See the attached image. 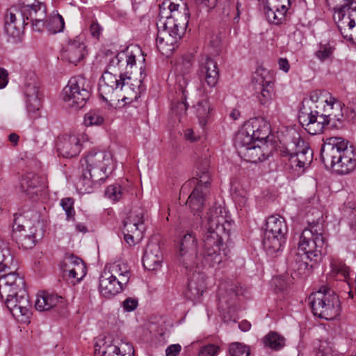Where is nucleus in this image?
<instances>
[{
    "label": "nucleus",
    "instance_id": "61",
    "mask_svg": "<svg viewBox=\"0 0 356 356\" xmlns=\"http://www.w3.org/2000/svg\"><path fill=\"white\" fill-rule=\"evenodd\" d=\"M44 20L45 19H38L30 22L32 29L37 32H42L44 27L47 26V23Z\"/></svg>",
    "mask_w": 356,
    "mask_h": 356
},
{
    "label": "nucleus",
    "instance_id": "3",
    "mask_svg": "<svg viewBox=\"0 0 356 356\" xmlns=\"http://www.w3.org/2000/svg\"><path fill=\"white\" fill-rule=\"evenodd\" d=\"M324 225L322 215L319 213L316 220L308 221L300 236L298 250L303 252L306 259L317 264L321 259L327 243L324 236Z\"/></svg>",
    "mask_w": 356,
    "mask_h": 356
},
{
    "label": "nucleus",
    "instance_id": "1",
    "mask_svg": "<svg viewBox=\"0 0 356 356\" xmlns=\"http://www.w3.org/2000/svg\"><path fill=\"white\" fill-rule=\"evenodd\" d=\"M232 220L221 205L210 208L202 223V264L214 267L227 259L230 250L224 243L228 238Z\"/></svg>",
    "mask_w": 356,
    "mask_h": 356
},
{
    "label": "nucleus",
    "instance_id": "30",
    "mask_svg": "<svg viewBox=\"0 0 356 356\" xmlns=\"http://www.w3.org/2000/svg\"><path fill=\"white\" fill-rule=\"evenodd\" d=\"M250 128V133L254 140H264L268 138L270 133V126L263 118H253L245 123Z\"/></svg>",
    "mask_w": 356,
    "mask_h": 356
},
{
    "label": "nucleus",
    "instance_id": "35",
    "mask_svg": "<svg viewBox=\"0 0 356 356\" xmlns=\"http://www.w3.org/2000/svg\"><path fill=\"white\" fill-rule=\"evenodd\" d=\"M254 140L250 133V128L247 127L245 124L242 129L237 132L234 139V145L238 154L241 155L243 149H248L253 145Z\"/></svg>",
    "mask_w": 356,
    "mask_h": 356
},
{
    "label": "nucleus",
    "instance_id": "40",
    "mask_svg": "<svg viewBox=\"0 0 356 356\" xmlns=\"http://www.w3.org/2000/svg\"><path fill=\"white\" fill-rule=\"evenodd\" d=\"M197 116L200 120V123L202 125H205L207 123V119L209 118L210 114V104L207 99H202L197 102L195 106Z\"/></svg>",
    "mask_w": 356,
    "mask_h": 356
},
{
    "label": "nucleus",
    "instance_id": "37",
    "mask_svg": "<svg viewBox=\"0 0 356 356\" xmlns=\"http://www.w3.org/2000/svg\"><path fill=\"white\" fill-rule=\"evenodd\" d=\"M332 273L336 275L337 277L343 280L344 284L348 288L347 292L348 299H353L354 297L353 291L350 290V284L348 281L349 275V267L342 262H335L332 265Z\"/></svg>",
    "mask_w": 356,
    "mask_h": 356
},
{
    "label": "nucleus",
    "instance_id": "51",
    "mask_svg": "<svg viewBox=\"0 0 356 356\" xmlns=\"http://www.w3.org/2000/svg\"><path fill=\"white\" fill-rule=\"evenodd\" d=\"M316 356H335L333 347L330 343L326 341H321Z\"/></svg>",
    "mask_w": 356,
    "mask_h": 356
},
{
    "label": "nucleus",
    "instance_id": "12",
    "mask_svg": "<svg viewBox=\"0 0 356 356\" xmlns=\"http://www.w3.org/2000/svg\"><path fill=\"white\" fill-rule=\"evenodd\" d=\"M145 211L137 208L130 212L129 216L123 221L124 239L129 245L135 244L134 238L140 239L143 236L145 229L144 223Z\"/></svg>",
    "mask_w": 356,
    "mask_h": 356
},
{
    "label": "nucleus",
    "instance_id": "9",
    "mask_svg": "<svg viewBox=\"0 0 356 356\" xmlns=\"http://www.w3.org/2000/svg\"><path fill=\"white\" fill-rule=\"evenodd\" d=\"M86 170L97 180H104L108 177L107 170L114 168L113 155L107 151L92 150L85 157Z\"/></svg>",
    "mask_w": 356,
    "mask_h": 356
},
{
    "label": "nucleus",
    "instance_id": "25",
    "mask_svg": "<svg viewBox=\"0 0 356 356\" xmlns=\"http://www.w3.org/2000/svg\"><path fill=\"white\" fill-rule=\"evenodd\" d=\"M163 261V255L159 244L149 243L143 257V265L148 270L158 269Z\"/></svg>",
    "mask_w": 356,
    "mask_h": 356
},
{
    "label": "nucleus",
    "instance_id": "36",
    "mask_svg": "<svg viewBox=\"0 0 356 356\" xmlns=\"http://www.w3.org/2000/svg\"><path fill=\"white\" fill-rule=\"evenodd\" d=\"M187 88L188 83H186L185 78L183 76L181 78V80H179V90L182 93L181 101L177 102L172 107L173 113H175L177 115H184L188 108L186 99L188 94V90Z\"/></svg>",
    "mask_w": 356,
    "mask_h": 356
},
{
    "label": "nucleus",
    "instance_id": "47",
    "mask_svg": "<svg viewBox=\"0 0 356 356\" xmlns=\"http://www.w3.org/2000/svg\"><path fill=\"white\" fill-rule=\"evenodd\" d=\"M334 49V48L330 46L329 44H321L319 49L315 53V56L321 62H323L332 57Z\"/></svg>",
    "mask_w": 356,
    "mask_h": 356
},
{
    "label": "nucleus",
    "instance_id": "53",
    "mask_svg": "<svg viewBox=\"0 0 356 356\" xmlns=\"http://www.w3.org/2000/svg\"><path fill=\"white\" fill-rule=\"evenodd\" d=\"M219 347L214 344H208L202 346L198 353V356H216L219 352Z\"/></svg>",
    "mask_w": 356,
    "mask_h": 356
},
{
    "label": "nucleus",
    "instance_id": "21",
    "mask_svg": "<svg viewBox=\"0 0 356 356\" xmlns=\"http://www.w3.org/2000/svg\"><path fill=\"white\" fill-rule=\"evenodd\" d=\"M308 143L305 142L299 135L294 132L286 139V143H282L277 148L280 155H287L304 152L307 150H311Z\"/></svg>",
    "mask_w": 356,
    "mask_h": 356
},
{
    "label": "nucleus",
    "instance_id": "22",
    "mask_svg": "<svg viewBox=\"0 0 356 356\" xmlns=\"http://www.w3.org/2000/svg\"><path fill=\"white\" fill-rule=\"evenodd\" d=\"M199 74L204 76L205 82L209 87H215L219 79L217 63L209 56L203 57L200 63Z\"/></svg>",
    "mask_w": 356,
    "mask_h": 356
},
{
    "label": "nucleus",
    "instance_id": "7",
    "mask_svg": "<svg viewBox=\"0 0 356 356\" xmlns=\"http://www.w3.org/2000/svg\"><path fill=\"white\" fill-rule=\"evenodd\" d=\"M265 227L262 244L267 253L273 254L281 250L286 243L288 228L284 219L280 216L268 217Z\"/></svg>",
    "mask_w": 356,
    "mask_h": 356
},
{
    "label": "nucleus",
    "instance_id": "6",
    "mask_svg": "<svg viewBox=\"0 0 356 356\" xmlns=\"http://www.w3.org/2000/svg\"><path fill=\"white\" fill-rule=\"evenodd\" d=\"M196 179L197 184L188 198L186 204L194 211H200L209 193L211 175L209 156H202L197 161Z\"/></svg>",
    "mask_w": 356,
    "mask_h": 356
},
{
    "label": "nucleus",
    "instance_id": "20",
    "mask_svg": "<svg viewBox=\"0 0 356 356\" xmlns=\"http://www.w3.org/2000/svg\"><path fill=\"white\" fill-rule=\"evenodd\" d=\"M56 148L60 156L72 158L81 152L82 144L78 136L75 135H63L58 138Z\"/></svg>",
    "mask_w": 356,
    "mask_h": 356
},
{
    "label": "nucleus",
    "instance_id": "4",
    "mask_svg": "<svg viewBox=\"0 0 356 356\" xmlns=\"http://www.w3.org/2000/svg\"><path fill=\"white\" fill-rule=\"evenodd\" d=\"M183 13H174L167 17L163 23V30L159 31L156 40L157 48L163 51H172L175 44L181 38L189 22L190 12L186 3L182 4Z\"/></svg>",
    "mask_w": 356,
    "mask_h": 356
},
{
    "label": "nucleus",
    "instance_id": "26",
    "mask_svg": "<svg viewBox=\"0 0 356 356\" xmlns=\"http://www.w3.org/2000/svg\"><path fill=\"white\" fill-rule=\"evenodd\" d=\"M40 177L38 175L33 172L26 173L20 179V192L29 199H33L40 192Z\"/></svg>",
    "mask_w": 356,
    "mask_h": 356
},
{
    "label": "nucleus",
    "instance_id": "58",
    "mask_svg": "<svg viewBox=\"0 0 356 356\" xmlns=\"http://www.w3.org/2000/svg\"><path fill=\"white\" fill-rule=\"evenodd\" d=\"M103 31L102 26L97 22V20L92 21L90 26V33L92 38L99 40Z\"/></svg>",
    "mask_w": 356,
    "mask_h": 356
},
{
    "label": "nucleus",
    "instance_id": "59",
    "mask_svg": "<svg viewBox=\"0 0 356 356\" xmlns=\"http://www.w3.org/2000/svg\"><path fill=\"white\" fill-rule=\"evenodd\" d=\"M201 8H204L207 13L215 8L218 0H196Z\"/></svg>",
    "mask_w": 356,
    "mask_h": 356
},
{
    "label": "nucleus",
    "instance_id": "44",
    "mask_svg": "<svg viewBox=\"0 0 356 356\" xmlns=\"http://www.w3.org/2000/svg\"><path fill=\"white\" fill-rule=\"evenodd\" d=\"M64 26V19L60 15L52 17L47 23L48 31L53 34L63 31Z\"/></svg>",
    "mask_w": 356,
    "mask_h": 356
},
{
    "label": "nucleus",
    "instance_id": "23",
    "mask_svg": "<svg viewBox=\"0 0 356 356\" xmlns=\"http://www.w3.org/2000/svg\"><path fill=\"white\" fill-rule=\"evenodd\" d=\"M108 274H102L99 277V292L106 298H111L121 293L127 286V283H124L113 277H109Z\"/></svg>",
    "mask_w": 356,
    "mask_h": 356
},
{
    "label": "nucleus",
    "instance_id": "45",
    "mask_svg": "<svg viewBox=\"0 0 356 356\" xmlns=\"http://www.w3.org/2000/svg\"><path fill=\"white\" fill-rule=\"evenodd\" d=\"M329 93L325 90H315L310 92L309 96L303 99V100H307L311 102L312 104H323L328 102L329 98H327V95Z\"/></svg>",
    "mask_w": 356,
    "mask_h": 356
},
{
    "label": "nucleus",
    "instance_id": "5",
    "mask_svg": "<svg viewBox=\"0 0 356 356\" xmlns=\"http://www.w3.org/2000/svg\"><path fill=\"white\" fill-rule=\"evenodd\" d=\"M312 312L315 316L327 321L339 315L341 302L337 293L325 286L312 293L308 298Z\"/></svg>",
    "mask_w": 356,
    "mask_h": 356
},
{
    "label": "nucleus",
    "instance_id": "43",
    "mask_svg": "<svg viewBox=\"0 0 356 356\" xmlns=\"http://www.w3.org/2000/svg\"><path fill=\"white\" fill-rule=\"evenodd\" d=\"M228 353L230 356H250V347L239 343L234 342L229 346Z\"/></svg>",
    "mask_w": 356,
    "mask_h": 356
},
{
    "label": "nucleus",
    "instance_id": "48",
    "mask_svg": "<svg viewBox=\"0 0 356 356\" xmlns=\"http://www.w3.org/2000/svg\"><path fill=\"white\" fill-rule=\"evenodd\" d=\"M28 236L29 234L27 233V231L24 229V225L17 224V220H15L13 226V239L15 241L17 244L22 241V238H26Z\"/></svg>",
    "mask_w": 356,
    "mask_h": 356
},
{
    "label": "nucleus",
    "instance_id": "56",
    "mask_svg": "<svg viewBox=\"0 0 356 356\" xmlns=\"http://www.w3.org/2000/svg\"><path fill=\"white\" fill-rule=\"evenodd\" d=\"M36 242L35 236L29 234L28 237L22 238V241L17 243V245L19 248L31 249L35 245Z\"/></svg>",
    "mask_w": 356,
    "mask_h": 356
},
{
    "label": "nucleus",
    "instance_id": "55",
    "mask_svg": "<svg viewBox=\"0 0 356 356\" xmlns=\"http://www.w3.org/2000/svg\"><path fill=\"white\" fill-rule=\"evenodd\" d=\"M121 354V348L115 344H109L106 346L102 351V356H120Z\"/></svg>",
    "mask_w": 356,
    "mask_h": 356
},
{
    "label": "nucleus",
    "instance_id": "39",
    "mask_svg": "<svg viewBox=\"0 0 356 356\" xmlns=\"http://www.w3.org/2000/svg\"><path fill=\"white\" fill-rule=\"evenodd\" d=\"M263 343L266 347L279 350L284 346L285 339L276 332H270L264 337Z\"/></svg>",
    "mask_w": 356,
    "mask_h": 356
},
{
    "label": "nucleus",
    "instance_id": "34",
    "mask_svg": "<svg viewBox=\"0 0 356 356\" xmlns=\"http://www.w3.org/2000/svg\"><path fill=\"white\" fill-rule=\"evenodd\" d=\"M62 297L54 293L42 292L37 296L35 307L37 310L42 312L47 311L55 307Z\"/></svg>",
    "mask_w": 356,
    "mask_h": 356
},
{
    "label": "nucleus",
    "instance_id": "11",
    "mask_svg": "<svg viewBox=\"0 0 356 356\" xmlns=\"http://www.w3.org/2000/svg\"><path fill=\"white\" fill-rule=\"evenodd\" d=\"M114 73L108 70L105 71L99 83V96L105 102L108 101L115 90L118 88L122 90L123 88H125V90L131 89V86L133 85L129 82L131 80L130 76L120 73L119 79H118L117 74Z\"/></svg>",
    "mask_w": 356,
    "mask_h": 356
},
{
    "label": "nucleus",
    "instance_id": "14",
    "mask_svg": "<svg viewBox=\"0 0 356 356\" xmlns=\"http://www.w3.org/2000/svg\"><path fill=\"white\" fill-rule=\"evenodd\" d=\"M197 240L196 236L189 232L181 238L179 244L177 260L186 268H190L197 257Z\"/></svg>",
    "mask_w": 356,
    "mask_h": 356
},
{
    "label": "nucleus",
    "instance_id": "50",
    "mask_svg": "<svg viewBox=\"0 0 356 356\" xmlns=\"http://www.w3.org/2000/svg\"><path fill=\"white\" fill-rule=\"evenodd\" d=\"M104 118L95 111H90L85 115L84 124L86 126L100 125Z\"/></svg>",
    "mask_w": 356,
    "mask_h": 356
},
{
    "label": "nucleus",
    "instance_id": "2",
    "mask_svg": "<svg viewBox=\"0 0 356 356\" xmlns=\"http://www.w3.org/2000/svg\"><path fill=\"white\" fill-rule=\"evenodd\" d=\"M321 160L325 168H332L338 175L349 174L356 169V151L341 138L332 137L324 142Z\"/></svg>",
    "mask_w": 356,
    "mask_h": 356
},
{
    "label": "nucleus",
    "instance_id": "19",
    "mask_svg": "<svg viewBox=\"0 0 356 356\" xmlns=\"http://www.w3.org/2000/svg\"><path fill=\"white\" fill-rule=\"evenodd\" d=\"M290 6L277 3L275 0H264V10L269 23L280 25L286 19Z\"/></svg>",
    "mask_w": 356,
    "mask_h": 356
},
{
    "label": "nucleus",
    "instance_id": "8",
    "mask_svg": "<svg viewBox=\"0 0 356 356\" xmlns=\"http://www.w3.org/2000/svg\"><path fill=\"white\" fill-rule=\"evenodd\" d=\"M90 81L83 76L72 77L62 92L67 106L75 110L83 108L91 94Z\"/></svg>",
    "mask_w": 356,
    "mask_h": 356
},
{
    "label": "nucleus",
    "instance_id": "54",
    "mask_svg": "<svg viewBox=\"0 0 356 356\" xmlns=\"http://www.w3.org/2000/svg\"><path fill=\"white\" fill-rule=\"evenodd\" d=\"M297 156H298L299 162L301 163V165L305 170L311 164L313 160V150L305 151L304 152L297 154Z\"/></svg>",
    "mask_w": 356,
    "mask_h": 356
},
{
    "label": "nucleus",
    "instance_id": "57",
    "mask_svg": "<svg viewBox=\"0 0 356 356\" xmlns=\"http://www.w3.org/2000/svg\"><path fill=\"white\" fill-rule=\"evenodd\" d=\"M193 63V59L190 56H186L182 58V61L179 64V67H180V71L183 74H187L189 73L191 70Z\"/></svg>",
    "mask_w": 356,
    "mask_h": 356
},
{
    "label": "nucleus",
    "instance_id": "33",
    "mask_svg": "<svg viewBox=\"0 0 356 356\" xmlns=\"http://www.w3.org/2000/svg\"><path fill=\"white\" fill-rule=\"evenodd\" d=\"M102 274H108L109 277L129 283L131 273L126 264L113 263L104 270Z\"/></svg>",
    "mask_w": 356,
    "mask_h": 356
},
{
    "label": "nucleus",
    "instance_id": "24",
    "mask_svg": "<svg viewBox=\"0 0 356 356\" xmlns=\"http://www.w3.org/2000/svg\"><path fill=\"white\" fill-rule=\"evenodd\" d=\"M206 289L204 274L195 271L190 277L188 282V287L185 291L186 297L195 301L198 300Z\"/></svg>",
    "mask_w": 356,
    "mask_h": 356
},
{
    "label": "nucleus",
    "instance_id": "64",
    "mask_svg": "<svg viewBox=\"0 0 356 356\" xmlns=\"http://www.w3.org/2000/svg\"><path fill=\"white\" fill-rule=\"evenodd\" d=\"M8 72L3 68H0V89L3 88L8 84Z\"/></svg>",
    "mask_w": 356,
    "mask_h": 356
},
{
    "label": "nucleus",
    "instance_id": "46",
    "mask_svg": "<svg viewBox=\"0 0 356 356\" xmlns=\"http://www.w3.org/2000/svg\"><path fill=\"white\" fill-rule=\"evenodd\" d=\"M60 206L65 211L67 220H74L75 211L74 209V200L71 197L63 198L60 201Z\"/></svg>",
    "mask_w": 356,
    "mask_h": 356
},
{
    "label": "nucleus",
    "instance_id": "41",
    "mask_svg": "<svg viewBox=\"0 0 356 356\" xmlns=\"http://www.w3.org/2000/svg\"><path fill=\"white\" fill-rule=\"evenodd\" d=\"M75 267L69 270V278L79 282L86 275L87 268L85 263L81 258H78Z\"/></svg>",
    "mask_w": 356,
    "mask_h": 356
},
{
    "label": "nucleus",
    "instance_id": "52",
    "mask_svg": "<svg viewBox=\"0 0 356 356\" xmlns=\"http://www.w3.org/2000/svg\"><path fill=\"white\" fill-rule=\"evenodd\" d=\"M282 157L288 158L289 165L291 169L297 172H302L304 169L301 165V163L299 162L298 156L294 154H287V155H280Z\"/></svg>",
    "mask_w": 356,
    "mask_h": 356
},
{
    "label": "nucleus",
    "instance_id": "62",
    "mask_svg": "<svg viewBox=\"0 0 356 356\" xmlns=\"http://www.w3.org/2000/svg\"><path fill=\"white\" fill-rule=\"evenodd\" d=\"M181 350L179 344H172L167 347L165 350L166 356H177Z\"/></svg>",
    "mask_w": 356,
    "mask_h": 356
},
{
    "label": "nucleus",
    "instance_id": "49",
    "mask_svg": "<svg viewBox=\"0 0 356 356\" xmlns=\"http://www.w3.org/2000/svg\"><path fill=\"white\" fill-rule=\"evenodd\" d=\"M106 197L113 202L118 201L122 195L121 186L120 185H110L105 191Z\"/></svg>",
    "mask_w": 356,
    "mask_h": 356
},
{
    "label": "nucleus",
    "instance_id": "63",
    "mask_svg": "<svg viewBox=\"0 0 356 356\" xmlns=\"http://www.w3.org/2000/svg\"><path fill=\"white\" fill-rule=\"evenodd\" d=\"M350 209V222L349 225L350 229L355 232L356 231V207H351V206L349 207Z\"/></svg>",
    "mask_w": 356,
    "mask_h": 356
},
{
    "label": "nucleus",
    "instance_id": "18",
    "mask_svg": "<svg viewBox=\"0 0 356 356\" xmlns=\"http://www.w3.org/2000/svg\"><path fill=\"white\" fill-rule=\"evenodd\" d=\"M334 19L341 24H338L340 32L343 35L341 29L348 26L353 29L355 26L356 18V0H343V3L339 8H334Z\"/></svg>",
    "mask_w": 356,
    "mask_h": 356
},
{
    "label": "nucleus",
    "instance_id": "28",
    "mask_svg": "<svg viewBox=\"0 0 356 356\" xmlns=\"http://www.w3.org/2000/svg\"><path fill=\"white\" fill-rule=\"evenodd\" d=\"M86 46L79 40H74L70 41L65 51L63 52V57L69 63L76 65L86 54Z\"/></svg>",
    "mask_w": 356,
    "mask_h": 356
},
{
    "label": "nucleus",
    "instance_id": "31",
    "mask_svg": "<svg viewBox=\"0 0 356 356\" xmlns=\"http://www.w3.org/2000/svg\"><path fill=\"white\" fill-rule=\"evenodd\" d=\"M22 13L25 19V22H30L38 19H46V6L40 2L37 4H21L19 5Z\"/></svg>",
    "mask_w": 356,
    "mask_h": 356
},
{
    "label": "nucleus",
    "instance_id": "15",
    "mask_svg": "<svg viewBox=\"0 0 356 356\" xmlns=\"http://www.w3.org/2000/svg\"><path fill=\"white\" fill-rule=\"evenodd\" d=\"M28 25L29 22H25L19 6L11 7L7 10L5 16L4 29L9 37L19 39Z\"/></svg>",
    "mask_w": 356,
    "mask_h": 356
},
{
    "label": "nucleus",
    "instance_id": "60",
    "mask_svg": "<svg viewBox=\"0 0 356 356\" xmlns=\"http://www.w3.org/2000/svg\"><path fill=\"white\" fill-rule=\"evenodd\" d=\"M138 306V300L133 298H127L122 302L124 311L130 312L134 311Z\"/></svg>",
    "mask_w": 356,
    "mask_h": 356
},
{
    "label": "nucleus",
    "instance_id": "32",
    "mask_svg": "<svg viewBox=\"0 0 356 356\" xmlns=\"http://www.w3.org/2000/svg\"><path fill=\"white\" fill-rule=\"evenodd\" d=\"M254 79L259 86L260 92L257 95L259 104L265 107L269 106L274 95L273 83L270 80H266L262 76Z\"/></svg>",
    "mask_w": 356,
    "mask_h": 356
},
{
    "label": "nucleus",
    "instance_id": "38",
    "mask_svg": "<svg viewBox=\"0 0 356 356\" xmlns=\"http://www.w3.org/2000/svg\"><path fill=\"white\" fill-rule=\"evenodd\" d=\"M104 180H97L92 175V172L86 170L79 182L78 187L79 190L83 193H90L92 191V187L94 184H101Z\"/></svg>",
    "mask_w": 356,
    "mask_h": 356
},
{
    "label": "nucleus",
    "instance_id": "27",
    "mask_svg": "<svg viewBox=\"0 0 356 356\" xmlns=\"http://www.w3.org/2000/svg\"><path fill=\"white\" fill-rule=\"evenodd\" d=\"M305 259V256L300 254H296L289 259V266L293 271L291 275L293 278L295 277H305L311 273L315 264H309Z\"/></svg>",
    "mask_w": 356,
    "mask_h": 356
},
{
    "label": "nucleus",
    "instance_id": "29",
    "mask_svg": "<svg viewBox=\"0 0 356 356\" xmlns=\"http://www.w3.org/2000/svg\"><path fill=\"white\" fill-rule=\"evenodd\" d=\"M270 154L266 145L261 147L254 144L248 149H243L240 156L247 162L257 163L268 159Z\"/></svg>",
    "mask_w": 356,
    "mask_h": 356
},
{
    "label": "nucleus",
    "instance_id": "13",
    "mask_svg": "<svg viewBox=\"0 0 356 356\" xmlns=\"http://www.w3.org/2000/svg\"><path fill=\"white\" fill-rule=\"evenodd\" d=\"M23 92L26 109L31 118H37L40 116V109L42 106V92L35 76L33 75L26 79Z\"/></svg>",
    "mask_w": 356,
    "mask_h": 356
},
{
    "label": "nucleus",
    "instance_id": "42",
    "mask_svg": "<svg viewBox=\"0 0 356 356\" xmlns=\"http://www.w3.org/2000/svg\"><path fill=\"white\" fill-rule=\"evenodd\" d=\"M78 257L73 254L67 253L64 256L63 261L60 264V269L63 272V275L65 277H69V270L72 269L76 264V259Z\"/></svg>",
    "mask_w": 356,
    "mask_h": 356
},
{
    "label": "nucleus",
    "instance_id": "16",
    "mask_svg": "<svg viewBox=\"0 0 356 356\" xmlns=\"http://www.w3.org/2000/svg\"><path fill=\"white\" fill-rule=\"evenodd\" d=\"M140 53L141 49L138 47H134L132 49L127 47L111 59L106 70L116 73L124 67L126 74L131 73L132 68L136 65L137 54Z\"/></svg>",
    "mask_w": 356,
    "mask_h": 356
},
{
    "label": "nucleus",
    "instance_id": "10",
    "mask_svg": "<svg viewBox=\"0 0 356 356\" xmlns=\"http://www.w3.org/2000/svg\"><path fill=\"white\" fill-rule=\"evenodd\" d=\"M326 106L325 104H312L307 100H302L299 111L298 120L302 127L311 135L320 134L315 129L316 124H318L320 117L325 114Z\"/></svg>",
    "mask_w": 356,
    "mask_h": 356
},
{
    "label": "nucleus",
    "instance_id": "17",
    "mask_svg": "<svg viewBox=\"0 0 356 356\" xmlns=\"http://www.w3.org/2000/svg\"><path fill=\"white\" fill-rule=\"evenodd\" d=\"M343 106H344L343 104L330 96L326 104V109H325V114H322L323 117H320L318 124H316L315 129L320 131L321 134L323 131L325 127L332 121L341 122L343 120Z\"/></svg>",
    "mask_w": 356,
    "mask_h": 356
}]
</instances>
